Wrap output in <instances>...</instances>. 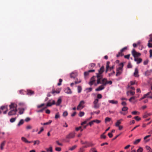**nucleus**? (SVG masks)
Here are the masks:
<instances>
[{
  "label": "nucleus",
  "instance_id": "57",
  "mask_svg": "<svg viewBox=\"0 0 152 152\" xmlns=\"http://www.w3.org/2000/svg\"><path fill=\"white\" fill-rule=\"evenodd\" d=\"M55 149L57 151H60L61 150V148L60 147H56V148Z\"/></svg>",
  "mask_w": 152,
  "mask_h": 152
},
{
  "label": "nucleus",
  "instance_id": "27",
  "mask_svg": "<svg viewBox=\"0 0 152 152\" xmlns=\"http://www.w3.org/2000/svg\"><path fill=\"white\" fill-rule=\"evenodd\" d=\"M27 94L29 95H31L34 94V92L31 90H28Z\"/></svg>",
  "mask_w": 152,
  "mask_h": 152
},
{
  "label": "nucleus",
  "instance_id": "8",
  "mask_svg": "<svg viewBox=\"0 0 152 152\" xmlns=\"http://www.w3.org/2000/svg\"><path fill=\"white\" fill-rule=\"evenodd\" d=\"M127 49V47H126L122 49L119 52H118V54H117V56L119 57L120 56H122L123 55L122 53Z\"/></svg>",
  "mask_w": 152,
  "mask_h": 152
},
{
  "label": "nucleus",
  "instance_id": "15",
  "mask_svg": "<svg viewBox=\"0 0 152 152\" xmlns=\"http://www.w3.org/2000/svg\"><path fill=\"white\" fill-rule=\"evenodd\" d=\"M95 71V70L94 69L89 70L88 71L84 72V75L85 76H86L88 75L89 73L94 72Z\"/></svg>",
  "mask_w": 152,
  "mask_h": 152
},
{
  "label": "nucleus",
  "instance_id": "33",
  "mask_svg": "<svg viewBox=\"0 0 152 152\" xmlns=\"http://www.w3.org/2000/svg\"><path fill=\"white\" fill-rule=\"evenodd\" d=\"M77 147V145H75L73 146L72 147L70 148L69 149V150L72 151L75 149Z\"/></svg>",
  "mask_w": 152,
  "mask_h": 152
},
{
  "label": "nucleus",
  "instance_id": "12",
  "mask_svg": "<svg viewBox=\"0 0 152 152\" xmlns=\"http://www.w3.org/2000/svg\"><path fill=\"white\" fill-rule=\"evenodd\" d=\"M134 76L136 77H138L139 76L138 74V70L137 68L135 69V71L134 73Z\"/></svg>",
  "mask_w": 152,
  "mask_h": 152
},
{
  "label": "nucleus",
  "instance_id": "29",
  "mask_svg": "<svg viewBox=\"0 0 152 152\" xmlns=\"http://www.w3.org/2000/svg\"><path fill=\"white\" fill-rule=\"evenodd\" d=\"M151 70H148L145 72V75L146 76H148L151 74Z\"/></svg>",
  "mask_w": 152,
  "mask_h": 152
},
{
  "label": "nucleus",
  "instance_id": "61",
  "mask_svg": "<svg viewBox=\"0 0 152 152\" xmlns=\"http://www.w3.org/2000/svg\"><path fill=\"white\" fill-rule=\"evenodd\" d=\"M44 130V129L43 128V127H42L41 128V129L40 130V131H39L38 133V134H40L41 132H42V131H43Z\"/></svg>",
  "mask_w": 152,
  "mask_h": 152
},
{
  "label": "nucleus",
  "instance_id": "13",
  "mask_svg": "<svg viewBox=\"0 0 152 152\" xmlns=\"http://www.w3.org/2000/svg\"><path fill=\"white\" fill-rule=\"evenodd\" d=\"M6 142V141L4 140L1 143L0 146V148L1 150H2L4 149V147L5 144Z\"/></svg>",
  "mask_w": 152,
  "mask_h": 152
},
{
  "label": "nucleus",
  "instance_id": "4",
  "mask_svg": "<svg viewBox=\"0 0 152 152\" xmlns=\"http://www.w3.org/2000/svg\"><path fill=\"white\" fill-rule=\"evenodd\" d=\"M94 104L93 107L95 109H98L100 106V104L99 103V100L98 99H95L93 102Z\"/></svg>",
  "mask_w": 152,
  "mask_h": 152
},
{
  "label": "nucleus",
  "instance_id": "6",
  "mask_svg": "<svg viewBox=\"0 0 152 152\" xmlns=\"http://www.w3.org/2000/svg\"><path fill=\"white\" fill-rule=\"evenodd\" d=\"M85 102L83 100H82L80 101L79 105L77 107V110H80L84 107V104Z\"/></svg>",
  "mask_w": 152,
  "mask_h": 152
},
{
  "label": "nucleus",
  "instance_id": "51",
  "mask_svg": "<svg viewBox=\"0 0 152 152\" xmlns=\"http://www.w3.org/2000/svg\"><path fill=\"white\" fill-rule=\"evenodd\" d=\"M84 148L83 147L80 148L78 152H83Z\"/></svg>",
  "mask_w": 152,
  "mask_h": 152
},
{
  "label": "nucleus",
  "instance_id": "32",
  "mask_svg": "<svg viewBox=\"0 0 152 152\" xmlns=\"http://www.w3.org/2000/svg\"><path fill=\"white\" fill-rule=\"evenodd\" d=\"M24 123V121L23 119H21L20 120V121L19 122L18 124H17V126H19L21 125H22Z\"/></svg>",
  "mask_w": 152,
  "mask_h": 152
},
{
  "label": "nucleus",
  "instance_id": "50",
  "mask_svg": "<svg viewBox=\"0 0 152 152\" xmlns=\"http://www.w3.org/2000/svg\"><path fill=\"white\" fill-rule=\"evenodd\" d=\"M134 118L137 121H138L141 119L140 118H139L138 116H136L134 117Z\"/></svg>",
  "mask_w": 152,
  "mask_h": 152
},
{
  "label": "nucleus",
  "instance_id": "23",
  "mask_svg": "<svg viewBox=\"0 0 152 152\" xmlns=\"http://www.w3.org/2000/svg\"><path fill=\"white\" fill-rule=\"evenodd\" d=\"M151 136V135H147L144 138V142L145 143H147L149 141L150 139L146 140L148 138L150 137Z\"/></svg>",
  "mask_w": 152,
  "mask_h": 152
},
{
  "label": "nucleus",
  "instance_id": "53",
  "mask_svg": "<svg viewBox=\"0 0 152 152\" xmlns=\"http://www.w3.org/2000/svg\"><path fill=\"white\" fill-rule=\"evenodd\" d=\"M92 152H97L95 148H92L90 150Z\"/></svg>",
  "mask_w": 152,
  "mask_h": 152
},
{
  "label": "nucleus",
  "instance_id": "9",
  "mask_svg": "<svg viewBox=\"0 0 152 152\" xmlns=\"http://www.w3.org/2000/svg\"><path fill=\"white\" fill-rule=\"evenodd\" d=\"M75 136V132H72L70 133L66 136V138L69 139L73 138Z\"/></svg>",
  "mask_w": 152,
  "mask_h": 152
},
{
  "label": "nucleus",
  "instance_id": "7",
  "mask_svg": "<svg viewBox=\"0 0 152 152\" xmlns=\"http://www.w3.org/2000/svg\"><path fill=\"white\" fill-rule=\"evenodd\" d=\"M132 55L134 58L139 57L141 55L140 53L137 52L134 49L132 50Z\"/></svg>",
  "mask_w": 152,
  "mask_h": 152
},
{
  "label": "nucleus",
  "instance_id": "62",
  "mask_svg": "<svg viewBox=\"0 0 152 152\" xmlns=\"http://www.w3.org/2000/svg\"><path fill=\"white\" fill-rule=\"evenodd\" d=\"M94 120H93L91 122H90L89 124H88L90 126H91L94 123Z\"/></svg>",
  "mask_w": 152,
  "mask_h": 152
},
{
  "label": "nucleus",
  "instance_id": "34",
  "mask_svg": "<svg viewBox=\"0 0 152 152\" xmlns=\"http://www.w3.org/2000/svg\"><path fill=\"white\" fill-rule=\"evenodd\" d=\"M19 109V114L20 115L23 114L24 111V109L23 108H20Z\"/></svg>",
  "mask_w": 152,
  "mask_h": 152
},
{
  "label": "nucleus",
  "instance_id": "44",
  "mask_svg": "<svg viewBox=\"0 0 152 152\" xmlns=\"http://www.w3.org/2000/svg\"><path fill=\"white\" fill-rule=\"evenodd\" d=\"M34 145H35L36 144L39 145L40 143V141L39 140H37L34 141Z\"/></svg>",
  "mask_w": 152,
  "mask_h": 152
},
{
  "label": "nucleus",
  "instance_id": "54",
  "mask_svg": "<svg viewBox=\"0 0 152 152\" xmlns=\"http://www.w3.org/2000/svg\"><path fill=\"white\" fill-rule=\"evenodd\" d=\"M19 92L20 94H25V92L23 90H20V91Z\"/></svg>",
  "mask_w": 152,
  "mask_h": 152
},
{
  "label": "nucleus",
  "instance_id": "25",
  "mask_svg": "<svg viewBox=\"0 0 152 152\" xmlns=\"http://www.w3.org/2000/svg\"><path fill=\"white\" fill-rule=\"evenodd\" d=\"M145 148L148 152H152V149L148 145L146 146Z\"/></svg>",
  "mask_w": 152,
  "mask_h": 152
},
{
  "label": "nucleus",
  "instance_id": "24",
  "mask_svg": "<svg viewBox=\"0 0 152 152\" xmlns=\"http://www.w3.org/2000/svg\"><path fill=\"white\" fill-rule=\"evenodd\" d=\"M129 93L130 95H133L135 94V92L134 91H130L127 92V94L128 96L129 95Z\"/></svg>",
  "mask_w": 152,
  "mask_h": 152
},
{
  "label": "nucleus",
  "instance_id": "3",
  "mask_svg": "<svg viewBox=\"0 0 152 152\" xmlns=\"http://www.w3.org/2000/svg\"><path fill=\"white\" fill-rule=\"evenodd\" d=\"M118 66V67L116 69V76L120 75L122 73L124 65L123 63H121Z\"/></svg>",
  "mask_w": 152,
  "mask_h": 152
},
{
  "label": "nucleus",
  "instance_id": "14",
  "mask_svg": "<svg viewBox=\"0 0 152 152\" xmlns=\"http://www.w3.org/2000/svg\"><path fill=\"white\" fill-rule=\"evenodd\" d=\"M104 88V86L103 85H101L99 86L98 88L95 89L96 91H101Z\"/></svg>",
  "mask_w": 152,
  "mask_h": 152
},
{
  "label": "nucleus",
  "instance_id": "22",
  "mask_svg": "<svg viewBox=\"0 0 152 152\" xmlns=\"http://www.w3.org/2000/svg\"><path fill=\"white\" fill-rule=\"evenodd\" d=\"M134 60L137 62V64L140 63L142 61V59L141 58H135Z\"/></svg>",
  "mask_w": 152,
  "mask_h": 152
},
{
  "label": "nucleus",
  "instance_id": "5",
  "mask_svg": "<svg viewBox=\"0 0 152 152\" xmlns=\"http://www.w3.org/2000/svg\"><path fill=\"white\" fill-rule=\"evenodd\" d=\"M96 78V77L95 76H94L91 78L89 83V84L90 86H91L93 84H94L95 86H96L97 84H98L97 83H95Z\"/></svg>",
  "mask_w": 152,
  "mask_h": 152
},
{
  "label": "nucleus",
  "instance_id": "42",
  "mask_svg": "<svg viewBox=\"0 0 152 152\" xmlns=\"http://www.w3.org/2000/svg\"><path fill=\"white\" fill-rule=\"evenodd\" d=\"M68 114V113L67 112V111H65L63 113V116L64 117H65Z\"/></svg>",
  "mask_w": 152,
  "mask_h": 152
},
{
  "label": "nucleus",
  "instance_id": "63",
  "mask_svg": "<svg viewBox=\"0 0 152 152\" xmlns=\"http://www.w3.org/2000/svg\"><path fill=\"white\" fill-rule=\"evenodd\" d=\"M150 38L149 40V42H152V34L149 35Z\"/></svg>",
  "mask_w": 152,
  "mask_h": 152
},
{
  "label": "nucleus",
  "instance_id": "36",
  "mask_svg": "<svg viewBox=\"0 0 152 152\" xmlns=\"http://www.w3.org/2000/svg\"><path fill=\"white\" fill-rule=\"evenodd\" d=\"M121 123V122L120 121L118 120L117 121L116 123H115V126H119V125Z\"/></svg>",
  "mask_w": 152,
  "mask_h": 152
},
{
  "label": "nucleus",
  "instance_id": "41",
  "mask_svg": "<svg viewBox=\"0 0 152 152\" xmlns=\"http://www.w3.org/2000/svg\"><path fill=\"white\" fill-rule=\"evenodd\" d=\"M128 108L127 107L124 106L122 108V111H126L127 110Z\"/></svg>",
  "mask_w": 152,
  "mask_h": 152
},
{
  "label": "nucleus",
  "instance_id": "18",
  "mask_svg": "<svg viewBox=\"0 0 152 152\" xmlns=\"http://www.w3.org/2000/svg\"><path fill=\"white\" fill-rule=\"evenodd\" d=\"M62 102L61 97H59L57 103H56V105L57 106H59L60 105V104Z\"/></svg>",
  "mask_w": 152,
  "mask_h": 152
},
{
  "label": "nucleus",
  "instance_id": "21",
  "mask_svg": "<svg viewBox=\"0 0 152 152\" xmlns=\"http://www.w3.org/2000/svg\"><path fill=\"white\" fill-rule=\"evenodd\" d=\"M65 92L67 94H71L72 93L71 89L69 87H67L65 89Z\"/></svg>",
  "mask_w": 152,
  "mask_h": 152
},
{
  "label": "nucleus",
  "instance_id": "28",
  "mask_svg": "<svg viewBox=\"0 0 152 152\" xmlns=\"http://www.w3.org/2000/svg\"><path fill=\"white\" fill-rule=\"evenodd\" d=\"M96 66V64L95 63H92L90 64L88 66L89 68H91L94 67Z\"/></svg>",
  "mask_w": 152,
  "mask_h": 152
},
{
  "label": "nucleus",
  "instance_id": "58",
  "mask_svg": "<svg viewBox=\"0 0 152 152\" xmlns=\"http://www.w3.org/2000/svg\"><path fill=\"white\" fill-rule=\"evenodd\" d=\"M110 64V62L109 61H107L106 63V68H109V65Z\"/></svg>",
  "mask_w": 152,
  "mask_h": 152
},
{
  "label": "nucleus",
  "instance_id": "39",
  "mask_svg": "<svg viewBox=\"0 0 152 152\" xmlns=\"http://www.w3.org/2000/svg\"><path fill=\"white\" fill-rule=\"evenodd\" d=\"M105 132H104L103 134L101 135V139H105L106 138V136L104 135Z\"/></svg>",
  "mask_w": 152,
  "mask_h": 152
},
{
  "label": "nucleus",
  "instance_id": "55",
  "mask_svg": "<svg viewBox=\"0 0 152 152\" xmlns=\"http://www.w3.org/2000/svg\"><path fill=\"white\" fill-rule=\"evenodd\" d=\"M62 81V80L61 79H59V83L57 84V85L58 86H60L61 85V83Z\"/></svg>",
  "mask_w": 152,
  "mask_h": 152
},
{
  "label": "nucleus",
  "instance_id": "49",
  "mask_svg": "<svg viewBox=\"0 0 152 152\" xmlns=\"http://www.w3.org/2000/svg\"><path fill=\"white\" fill-rule=\"evenodd\" d=\"M51 122H52V121H49L48 122H46V123H44L43 124V125H49V124H51Z\"/></svg>",
  "mask_w": 152,
  "mask_h": 152
},
{
  "label": "nucleus",
  "instance_id": "47",
  "mask_svg": "<svg viewBox=\"0 0 152 152\" xmlns=\"http://www.w3.org/2000/svg\"><path fill=\"white\" fill-rule=\"evenodd\" d=\"M100 113V111H98L97 112H96V111H95V112H91V115H93L94 114H99Z\"/></svg>",
  "mask_w": 152,
  "mask_h": 152
},
{
  "label": "nucleus",
  "instance_id": "20",
  "mask_svg": "<svg viewBox=\"0 0 152 152\" xmlns=\"http://www.w3.org/2000/svg\"><path fill=\"white\" fill-rule=\"evenodd\" d=\"M21 140L23 141L26 143H31L33 142V141H28L25 137H22L21 138Z\"/></svg>",
  "mask_w": 152,
  "mask_h": 152
},
{
  "label": "nucleus",
  "instance_id": "43",
  "mask_svg": "<svg viewBox=\"0 0 152 152\" xmlns=\"http://www.w3.org/2000/svg\"><path fill=\"white\" fill-rule=\"evenodd\" d=\"M60 117V114H59V113H57L56 114L55 116V118L56 119H57V118H59Z\"/></svg>",
  "mask_w": 152,
  "mask_h": 152
},
{
  "label": "nucleus",
  "instance_id": "1",
  "mask_svg": "<svg viewBox=\"0 0 152 152\" xmlns=\"http://www.w3.org/2000/svg\"><path fill=\"white\" fill-rule=\"evenodd\" d=\"M17 104L14 103H11L9 105L10 111L8 113V115L12 116L15 115L17 112Z\"/></svg>",
  "mask_w": 152,
  "mask_h": 152
},
{
  "label": "nucleus",
  "instance_id": "48",
  "mask_svg": "<svg viewBox=\"0 0 152 152\" xmlns=\"http://www.w3.org/2000/svg\"><path fill=\"white\" fill-rule=\"evenodd\" d=\"M86 90L87 91V92H90L92 91V88H87L86 89Z\"/></svg>",
  "mask_w": 152,
  "mask_h": 152
},
{
  "label": "nucleus",
  "instance_id": "35",
  "mask_svg": "<svg viewBox=\"0 0 152 152\" xmlns=\"http://www.w3.org/2000/svg\"><path fill=\"white\" fill-rule=\"evenodd\" d=\"M141 139H137L136 140L133 142V144L136 145L140 141Z\"/></svg>",
  "mask_w": 152,
  "mask_h": 152
},
{
  "label": "nucleus",
  "instance_id": "56",
  "mask_svg": "<svg viewBox=\"0 0 152 152\" xmlns=\"http://www.w3.org/2000/svg\"><path fill=\"white\" fill-rule=\"evenodd\" d=\"M7 106H1L0 107V109L1 110H3L5 109H7Z\"/></svg>",
  "mask_w": 152,
  "mask_h": 152
},
{
  "label": "nucleus",
  "instance_id": "46",
  "mask_svg": "<svg viewBox=\"0 0 152 152\" xmlns=\"http://www.w3.org/2000/svg\"><path fill=\"white\" fill-rule=\"evenodd\" d=\"M111 120V118L109 117H107L105 118V122L107 123L108 121H110Z\"/></svg>",
  "mask_w": 152,
  "mask_h": 152
},
{
  "label": "nucleus",
  "instance_id": "40",
  "mask_svg": "<svg viewBox=\"0 0 152 152\" xmlns=\"http://www.w3.org/2000/svg\"><path fill=\"white\" fill-rule=\"evenodd\" d=\"M151 42H149V41H148V46L149 48H152V43H151Z\"/></svg>",
  "mask_w": 152,
  "mask_h": 152
},
{
  "label": "nucleus",
  "instance_id": "60",
  "mask_svg": "<svg viewBox=\"0 0 152 152\" xmlns=\"http://www.w3.org/2000/svg\"><path fill=\"white\" fill-rule=\"evenodd\" d=\"M32 128V127L31 126V125H28L26 127V129H31V128Z\"/></svg>",
  "mask_w": 152,
  "mask_h": 152
},
{
  "label": "nucleus",
  "instance_id": "52",
  "mask_svg": "<svg viewBox=\"0 0 152 152\" xmlns=\"http://www.w3.org/2000/svg\"><path fill=\"white\" fill-rule=\"evenodd\" d=\"M143 149L142 148L140 147L137 151V152H142Z\"/></svg>",
  "mask_w": 152,
  "mask_h": 152
},
{
  "label": "nucleus",
  "instance_id": "64",
  "mask_svg": "<svg viewBox=\"0 0 152 152\" xmlns=\"http://www.w3.org/2000/svg\"><path fill=\"white\" fill-rule=\"evenodd\" d=\"M150 57L151 58L152 57V50L151 49L149 51Z\"/></svg>",
  "mask_w": 152,
  "mask_h": 152
},
{
  "label": "nucleus",
  "instance_id": "19",
  "mask_svg": "<svg viewBox=\"0 0 152 152\" xmlns=\"http://www.w3.org/2000/svg\"><path fill=\"white\" fill-rule=\"evenodd\" d=\"M151 93V92H148L146 94H144L142 98H141L139 100L140 101H141L142 99H145V98L147 97V96L148 95H150V94Z\"/></svg>",
  "mask_w": 152,
  "mask_h": 152
},
{
  "label": "nucleus",
  "instance_id": "17",
  "mask_svg": "<svg viewBox=\"0 0 152 152\" xmlns=\"http://www.w3.org/2000/svg\"><path fill=\"white\" fill-rule=\"evenodd\" d=\"M108 102L112 104H117L118 103V101L117 100H109Z\"/></svg>",
  "mask_w": 152,
  "mask_h": 152
},
{
  "label": "nucleus",
  "instance_id": "31",
  "mask_svg": "<svg viewBox=\"0 0 152 152\" xmlns=\"http://www.w3.org/2000/svg\"><path fill=\"white\" fill-rule=\"evenodd\" d=\"M46 150L48 152H53V149L51 146L49 148H46Z\"/></svg>",
  "mask_w": 152,
  "mask_h": 152
},
{
  "label": "nucleus",
  "instance_id": "2",
  "mask_svg": "<svg viewBox=\"0 0 152 152\" xmlns=\"http://www.w3.org/2000/svg\"><path fill=\"white\" fill-rule=\"evenodd\" d=\"M104 67L103 66H102L100 69L98 70V73L96 74L97 78V83H101L100 80L102 77V74L104 71Z\"/></svg>",
  "mask_w": 152,
  "mask_h": 152
},
{
  "label": "nucleus",
  "instance_id": "37",
  "mask_svg": "<svg viewBox=\"0 0 152 152\" xmlns=\"http://www.w3.org/2000/svg\"><path fill=\"white\" fill-rule=\"evenodd\" d=\"M17 117L11 118L10 120V121L11 123L14 122L16 120Z\"/></svg>",
  "mask_w": 152,
  "mask_h": 152
},
{
  "label": "nucleus",
  "instance_id": "26",
  "mask_svg": "<svg viewBox=\"0 0 152 152\" xmlns=\"http://www.w3.org/2000/svg\"><path fill=\"white\" fill-rule=\"evenodd\" d=\"M107 80L106 79L104 78L102 80V85H103L104 86L106 85V83L107 82Z\"/></svg>",
  "mask_w": 152,
  "mask_h": 152
},
{
  "label": "nucleus",
  "instance_id": "38",
  "mask_svg": "<svg viewBox=\"0 0 152 152\" xmlns=\"http://www.w3.org/2000/svg\"><path fill=\"white\" fill-rule=\"evenodd\" d=\"M82 90V87L81 86H78L77 87V91L78 93H80L81 92Z\"/></svg>",
  "mask_w": 152,
  "mask_h": 152
},
{
  "label": "nucleus",
  "instance_id": "30",
  "mask_svg": "<svg viewBox=\"0 0 152 152\" xmlns=\"http://www.w3.org/2000/svg\"><path fill=\"white\" fill-rule=\"evenodd\" d=\"M152 114L151 113H146L143 116V118H145L148 117V116H150Z\"/></svg>",
  "mask_w": 152,
  "mask_h": 152
},
{
  "label": "nucleus",
  "instance_id": "16",
  "mask_svg": "<svg viewBox=\"0 0 152 152\" xmlns=\"http://www.w3.org/2000/svg\"><path fill=\"white\" fill-rule=\"evenodd\" d=\"M77 76V73L76 72H72L70 74L71 78H75Z\"/></svg>",
  "mask_w": 152,
  "mask_h": 152
},
{
  "label": "nucleus",
  "instance_id": "59",
  "mask_svg": "<svg viewBox=\"0 0 152 152\" xmlns=\"http://www.w3.org/2000/svg\"><path fill=\"white\" fill-rule=\"evenodd\" d=\"M102 96L101 94H98L97 95V97L98 99H101L102 98Z\"/></svg>",
  "mask_w": 152,
  "mask_h": 152
},
{
  "label": "nucleus",
  "instance_id": "11",
  "mask_svg": "<svg viewBox=\"0 0 152 152\" xmlns=\"http://www.w3.org/2000/svg\"><path fill=\"white\" fill-rule=\"evenodd\" d=\"M95 145V144L94 143H92L91 142H87V145H85L84 147L83 148H86L88 147L92 146H94Z\"/></svg>",
  "mask_w": 152,
  "mask_h": 152
},
{
  "label": "nucleus",
  "instance_id": "45",
  "mask_svg": "<svg viewBox=\"0 0 152 152\" xmlns=\"http://www.w3.org/2000/svg\"><path fill=\"white\" fill-rule=\"evenodd\" d=\"M84 114L85 113L84 112L81 111L79 113V115L80 117H82L84 115Z\"/></svg>",
  "mask_w": 152,
  "mask_h": 152
},
{
  "label": "nucleus",
  "instance_id": "10",
  "mask_svg": "<svg viewBox=\"0 0 152 152\" xmlns=\"http://www.w3.org/2000/svg\"><path fill=\"white\" fill-rule=\"evenodd\" d=\"M55 104V102L54 100L52 101V103L50 101L48 102L47 104L46 107L45 108H46L47 107L51 106L52 105L54 104Z\"/></svg>",
  "mask_w": 152,
  "mask_h": 152
}]
</instances>
